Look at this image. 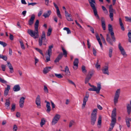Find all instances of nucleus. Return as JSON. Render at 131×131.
<instances>
[{"mask_svg": "<svg viewBox=\"0 0 131 131\" xmlns=\"http://www.w3.org/2000/svg\"><path fill=\"white\" fill-rule=\"evenodd\" d=\"M35 103L38 108H41V99L39 95H38L36 97L35 101Z\"/></svg>", "mask_w": 131, "mask_h": 131, "instance_id": "obj_13", "label": "nucleus"}, {"mask_svg": "<svg viewBox=\"0 0 131 131\" xmlns=\"http://www.w3.org/2000/svg\"><path fill=\"white\" fill-rule=\"evenodd\" d=\"M46 40L45 33V31H42L41 38L39 39V46H41L42 43V40L45 41Z\"/></svg>", "mask_w": 131, "mask_h": 131, "instance_id": "obj_10", "label": "nucleus"}, {"mask_svg": "<svg viewBox=\"0 0 131 131\" xmlns=\"http://www.w3.org/2000/svg\"><path fill=\"white\" fill-rule=\"evenodd\" d=\"M89 97V95L88 93H86L85 97L84 98L83 100V103L82 106V108L83 109L85 107L86 102L88 100Z\"/></svg>", "mask_w": 131, "mask_h": 131, "instance_id": "obj_14", "label": "nucleus"}, {"mask_svg": "<svg viewBox=\"0 0 131 131\" xmlns=\"http://www.w3.org/2000/svg\"><path fill=\"white\" fill-rule=\"evenodd\" d=\"M60 116L58 114H57L55 115L52 119L51 124L52 125H54L57 123L60 119Z\"/></svg>", "mask_w": 131, "mask_h": 131, "instance_id": "obj_9", "label": "nucleus"}, {"mask_svg": "<svg viewBox=\"0 0 131 131\" xmlns=\"http://www.w3.org/2000/svg\"><path fill=\"white\" fill-rule=\"evenodd\" d=\"M43 12L42 10H40L38 14V17H40L42 14V13Z\"/></svg>", "mask_w": 131, "mask_h": 131, "instance_id": "obj_64", "label": "nucleus"}, {"mask_svg": "<svg viewBox=\"0 0 131 131\" xmlns=\"http://www.w3.org/2000/svg\"><path fill=\"white\" fill-rule=\"evenodd\" d=\"M91 78V77H90L89 76L87 75L85 79V84L89 82Z\"/></svg>", "mask_w": 131, "mask_h": 131, "instance_id": "obj_40", "label": "nucleus"}, {"mask_svg": "<svg viewBox=\"0 0 131 131\" xmlns=\"http://www.w3.org/2000/svg\"><path fill=\"white\" fill-rule=\"evenodd\" d=\"M102 7L103 10L104 12V13L105 14H107L108 12L105 7L103 6H102Z\"/></svg>", "mask_w": 131, "mask_h": 131, "instance_id": "obj_43", "label": "nucleus"}, {"mask_svg": "<svg viewBox=\"0 0 131 131\" xmlns=\"http://www.w3.org/2000/svg\"><path fill=\"white\" fill-rule=\"evenodd\" d=\"M90 5L93 10L94 15L98 19L99 18L98 15L97 14V11L96 7V4L95 0H88Z\"/></svg>", "mask_w": 131, "mask_h": 131, "instance_id": "obj_3", "label": "nucleus"}, {"mask_svg": "<svg viewBox=\"0 0 131 131\" xmlns=\"http://www.w3.org/2000/svg\"><path fill=\"white\" fill-rule=\"evenodd\" d=\"M120 92V89H118L116 91L114 99V102L115 104H116L118 101V100L119 97Z\"/></svg>", "mask_w": 131, "mask_h": 131, "instance_id": "obj_7", "label": "nucleus"}, {"mask_svg": "<svg viewBox=\"0 0 131 131\" xmlns=\"http://www.w3.org/2000/svg\"><path fill=\"white\" fill-rule=\"evenodd\" d=\"M65 13L66 18L67 20L69 21H73V20L71 17V15L70 14H69L66 10L65 11Z\"/></svg>", "mask_w": 131, "mask_h": 131, "instance_id": "obj_16", "label": "nucleus"}, {"mask_svg": "<svg viewBox=\"0 0 131 131\" xmlns=\"http://www.w3.org/2000/svg\"><path fill=\"white\" fill-rule=\"evenodd\" d=\"M25 99V98L24 97H22L20 98L19 101V105L20 107L22 108L23 107Z\"/></svg>", "mask_w": 131, "mask_h": 131, "instance_id": "obj_15", "label": "nucleus"}, {"mask_svg": "<svg viewBox=\"0 0 131 131\" xmlns=\"http://www.w3.org/2000/svg\"><path fill=\"white\" fill-rule=\"evenodd\" d=\"M62 56L63 54L62 53H61L59 54L58 56L54 60V62L56 63L57 62H58L62 58Z\"/></svg>", "mask_w": 131, "mask_h": 131, "instance_id": "obj_28", "label": "nucleus"}, {"mask_svg": "<svg viewBox=\"0 0 131 131\" xmlns=\"http://www.w3.org/2000/svg\"><path fill=\"white\" fill-rule=\"evenodd\" d=\"M55 76L58 78H61L63 77V76L60 74L55 73Z\"/></svg>", "mask_w": 131, "mask_h": 131, "instance_id": "obj_41", "label": "nucleus"}, {"mask_svg": "<svg viewBox=\"0 0 131 131\" xmlns=\"http://www.w3.org/2000/svg\"><path fill=\"white\" fill-rule=\"evenodd\" d=\"M63 29L64 30H66L67 31L68 34H70L71 33L70 30L68 28L65 27L63 28Z\"/></svg>", "mask_w": 131, "mask_h": 131, "instance_id": "obj_37", "label": "nucleus"}, {"mask_svg": "<svg viewBox=\"0 0 131 131\" xmlns=\"http://www.w3.org/2000/svg\"><path fill=\"white\" fill-rule=\"evenodd\" d=\"M95 67L97 69H100V65L98 64H96L95 65Z\"/></svg>", "mask_w": 131, "mask_h": 131, "instance_id": "obj_60", "label": "nucleus"}, {"mask_svg": "<svg viewBox=\"0 0 131 131\" xmlns=\"http://www.w3.org/2000/svg\"><path fill=\"white\" fill-rule=\"evenodd\" d=\"M2 59H3L5 61H6L7 60V57L5 56H3V55Z\"/></svg>", "mask_w": 131, "mask_h": 131, "instance_id": "obj_57", "label": "nucleus"}, {"mask_svg": "<svg viewBox=\"0 0 131 131\" xmlns=\"http://www.w3.org/2000/svg\"><path fill=\"white\" fill-rule=\"evenodd\" d=\"M52 31V29L50 28H49L48 30L47 34V36H49L51 34Z\"/></svg>", "mask_w": 131, "mask_h": 131, "instance_id": "obj_42", "label": "nucleus"}, {"mask_svg": "<svg viewBox=\"0 0 131 131\" xmlns=\"http://www.w3.org/2000/svg\"><path fill=\"white\" fill-rule=\"evenodd\" d=\"M35 49L37 51L39 52L42 56L43 55V54L42 53V51L41 50L37 48H36Z\"/></svg>", "mask_w": 131, "mask_h": 131, "instance_id": "obj_47", "label": "nucleus"}, {"mask_svg": "<svg viewBox=\"0 0 131 131\" xmlns=\"http://www.w3.org/2000/svg\"><path fill=\"white\" fill-rule=\"evenodd\" d=\"M102 26L103 30H105L106 29L105 24L104 18L102 17L101 18Z\"/></svg>", "mask_w": 131, "mask_h": 131, "instance_id": "obj_25", "label": "nucleus"}, {"mask_svg": "<svg viewBox=\"0 0 131 131\" xmlns=\"http://www.w3.org/2000/svg\"><path fill=\"white\" fill-rule=\"evenodd\" d=\"M51 13V11L50 10H48L47 13H44L43 15L45 18H47L50 16Z\"/></svg>", "mask_w": 131, "mask_h": 131, "instance_id": "obj_29", "label": "nucleus"}, {"mask_svg": "<svg viewBox=\"0 0 131 131\" xmlns=\"http://www.w3.org/2000/svg\"><path fill=\"white\" fill-rule=\"evenodd\" d=\"M79 63V60L78 58H76L75 59L73 62L74 66L73 67L74 70H76L78 67V64Z\"/></svg>", "mask_w": 131, "mask_h": 131, "instance_id": "obj_17", "label": "nucleus"}, {"mask_svg": "<svg viewBox=\"0 0 131 131\" xmlns=\"http://www.w3.org/2000/svg\"><path fill=\"white\" fill-rule=\"evenodd\" d=\"M126 125L127 127L129 128L130 126V122H131V118L127 117L125 119Z\"/></svg>", "mask_w": 131, "mask_h": 131, "instance_id": "obj_24", "label": "nucleus"}, {"mask_svg": "<svg viewBox=\"0 0 131 131\" xmlns=\"http://www.w3.org/2000/svg\"><path fill=\"white\" fill-rule=\"evenodd\" d=\"M9 98L6 100V102L5 103V105L6 106L7 109L9 108L10 103L9 100Z\"/></svg>", "mask_w": 131, "mask_h": 131, "instance_id": "obj_34", "label": "nucleus"}, {"mask_svg": "<svg viewBox=\"0 0 131 131\" xmlns=\"http://www.w3.org/2000/svg\"><path fill=\"white\" fill-rule=\"evenodd\" d=\"M118 48L120 50L121 53L123 57H126L127 56V54L123 48L122 46L121 43H119L118 45Z\"/></svg>", "mask_w": 131, "mask_h": 131, "instance_id": "obj_12", "label": "nucleus"}, {"mask_svg": "<svg viewBox=\"0 0 131 131\" xmlns=\"http://www.w3.org/2000/svg\"><path fill=\"white\" fill-rule=\"evenodd\" d=\"M39 21L38 20H36L35 24V29L33 30L30 29L28 30L27 32L34 39L38 38L39 36L38 27L39 26Z\"/></svg>", "mask_w": 131, "mask_h": 131, "instance_id": "obj_1", "label": "nucleus"}, {"mask_svg": "<svg viewBox=\"0 0 131 131\" xmlns=\"http://www.w3.org/2000/svg\"><path fill=\"white\" fill-rule=\"evenodd\" d=\"M44 90L45 92L46 93H48V91L47 87L45 85L44 86Z\"/></svg>", "mask_w": 131, "mask_h": 131, "instance_id": "obj_48", "label": "nucleus"}, {"mask_svg": "<svg viewBox=\"0 0 131 131\" xmlns=\"http://www.w3.org/2000/svg\"><path fill=\"white\" fill-rule=\"evenodd\" d=\"M128 37V40L129 42L131 43V30H128V32L127 34Z\"/></svg>", "mask_w": 131, "mask_h": 131, "instance_id": "obj_33", "label": "nucleus"}, {"mask_svg": "<svg viewBox=\"0 0 131 131\" xmlns=\"http://www.w3.org/2000/svg\"><path fill=\"white\" fill-rule=\"evenodd\" d=\"M62 71L64 72L65 73V75L67 76H69L70 75V72L67 66L66 67L65 70Z\"/></svg>", "mask_w": 131, "mask_h": 131, "instance_id": "obj_22", "label": "nucleus"}, {"mask_svg": "<svg viewBox=\"0 0 131 131\" xmlns=\"http://www.w3.org/2000/svg\"><path fill=\"white\" fill-rule=\"evenodd\" d=\"M7 66L9 69L10 73H12L14 72L13 68L11 64L9 62H7Z\"/></svg>", "mask_w": 131, "mask_h": 131, "instance_id": "obj_26", "label": "nucleus"}, {"mask_svg": "<svg viewBox=\"0 0 131 131\" xmlns=\"http://www.w3.org/2000/svg\"><path fill=\"white\" fill-rule=\"evenodd\" d=\"M37 4V3H28V5L29 6L30 5H31L32 6H34Z\"/></svg>", "mask_w": 131, "mask_h": 131, "instance_id": "obj_59", "label": "nucleus"}, {"mask_svg": "<svg viewBox=\"0 0 131 131\" xmlns=\"http://www.w3.org/2000/svg\"><path fill=\"white\" fill-rule=\"evenodd\" d=\"M116 108H114L112 111V121L110 124V125L111 127L109 128L107 131H111L116 123Z\"/></svg>", "mask_w": 131, "mask_h": 131, "instance_id": "obj_2", "label": "nucleus"}, {"mask_svg": "<svg viewBox=\"0 0 131 131\" xmlns=\"http://www.w3.org/2000/svg\"><path fill=\"white\" fill-rule=\"evenodd\" d=\"M101 116H100L99 118L97 124L98 127L99 128H100L101 127Z\"/></svg>", "mask_w": 131, "mask_h": 131, "instance_id": "obj_30", "label": "nucleus"}, {"mask_svg": "<svg viewBox=\"0 0 131 131\" xmlns=\"http://www.w3.org/2000/svg\"><path fill=\"white\" fill-rule=\"evenodd\" d=\"M110 15L109 17L111 19L112 21L113 20V13L115 11V10L112 7V5H111L109 7Z\"/></svg>", "mask_w": 131, "mask_h": 131, "instance_id": "obj_11", "label": "nucleus"}, {"mask_svg": "<svg viewBox=\"0 0 131 131\" xmlns=\"http://www.w3.org/2000/svg\"><path fill=\"white\" fill-rule=\"evenodd\" d=\"M17 125H14L13 130L14 131H16L17 130Z\"/></svg>", "mask_w": 131, "mask_h": 131, "instance_id": "obj_54", "label": "nucleus"}, {"mask_svg": "<svg viewBox=\"0 0 131 131\" xmlns=\"http://www.w3.org/2000/svg\"><path fill=\"white\" fill-rule=\"evenodd\" d=\"M93 52L94 55L95 56H96V51L94 48H93Z\"/></svg>", "mask_w": 131, "mask_h": 131, "instance_id": "obj_58", "label": "nucleus"}, {"mask_svg": "<svg viewBox=\"0 0 131 131\" xmlns=\"http://www.w3.org/2000/svg\"><path fill=\"white\" fill-rule=\"evenodd\" d=\"M35 17V16L34 14L31 15L30 18L28 21V24L29 25H31L33 24Z\"/></svg>", "mask_w": 131, "mask_h": 131, "instance_id": "obj_19", "label": "nucleus"}, {"mask_svg": "<svg viewBox=\"0 0 131 131\" xmlns=\"http://www.w3.org/2000/svg\"><path fill=\"white\" fill-rule=\"evenodd\" d=\"M7 87L5 88V90L9 91V90L10 89V86L9 85H7Z\"/></svg>", "mask_w": 131, "mask_h": 131, "instance_id": "obj_55", "label": "nucleus"}, {"mask_svg": "<svg viewBox=\"0 0 131 131\" xmlns=\"http://www.w3.org/2000/svg\"><path fill=\"white\" fill-rule=\"evenodd\" d=\"M57 15L58 17L60 19L62 18V17L61 15L60 14V12L59 11V9L57 10Z\"/></svg>", "mask_w": 131, "mask_h": 131, "instance_id": "obj_39", "label": "nucleus"}, {"mask_svg": "<svg viewBox=\"0 0 131 131\" xmlns=\"http://www.w3.org/2000/svg\"><path fill=\"white\" fill-rule=\"evenodd\" d=\"M113 52V48H110L109 50V56L110 58L112 56V53Z\"/></svg>", "mask_w": 131, "mask_h": 131, "instance_id": "obj_38", "label": "nucleus"}, {"mask_svg": "<svg viewBox=\"0 0 131 131\" xmlns=\"http://www.w3.org/2000/svg\"><path fill=\"white\" fill-rule=\"evenodd\" d=\"M0 44L3 46L4 47L6 46L7 45L5 42L1 41H0Z\"/></svg>", "mask_w": 131, "mask_h": 131, "instance_id": "obj_45", "label": "nucleus"}, {"mask_svg": "<svg viewBox=\"0 0 131 131\" xmlns=\"http://www.w3.org/2000/svg\"><path fill=\"white\" fill-rule=\"evenodd\" d=\"M62 49L63 53V55H64L65 57H67V51L64 49L63 47H62Z\"/></svg>", "mask_w": 131, "mask_h": 131, "instance_id": "obj_35", "label": "nucleus"}, {"mask_svg": "<svg viewBox=\"0 0 131 131\" xmlns=\"http://www.w3.org/2000/svg\"><path fill=\"white\" fill-rule=\"evenodd\" d=\"M74 122L72 120L70 122V123H69V127H71L72 126V125L74 124Z\"/></svg>", "mask_w": 131, "mask_h": 131, "instance_id": "obj_50", "label": "nucleus"}, {"mask_svg": "<svg viewBox=\"0 0 131 131\" xmlns=\"http://www.w3.org/2000/svg\"><path fill=\"white\" fill-rule=\"evenodd\" d=\"M51 67H46L44 68L43 70V73L44 74H46L48 73L51 69Z\"/></svg>", "mask_w": 131, "mask_h": 131, "instance_id": "obj_23", "label": "nucleus"}, {"mask_svg": "<svg viewBox=\"0 0 131 131\" xmlns=\"http://www.w3.org/2000/svg\"><path fill=\"white\" fill-rule=\"evenodd\" d=\"M125 18L126 19L127 21L131 22V17L126 16L125 17Z\"/></svg>", "mask_w": 131, "mask_h": 131, "instance_id": "obj_52", "label": "nucleus"}, {"mask_svg": "<svg viewBox=\"0 0 131 131\" xmlns=\"http://www.w3.org/2000/svg\"><path fill=\"white\" fill-rule=\"evenodd\" d=\"M108 30L110 32L112 40L114 42H115L116 41V38L114 35V33L112 26L111 24L108 25Z\"/></svg>", "mask_w": 131, "mask_h": 131, "instance_id": "obj_8", "label": "nucleus"}, {"mask_svg": "<svg viewBox=\"0 0 131 131\" xmlns=\"http://www.w3.org/2000/svg\"><path fill=\"white\" fill-rule=\"evenodd\" d=\"M51 103L52 109H53L55 107V105L52 101H51Z\"/></svg>", "mask_w": 131, "mask_h": 131, "instance_id": "obj_61", "label": "nucleus"}, {"mask_svg": "<svg viewBox=\"0 0 131 131\" xmlns=\"http://www.w3.org/2000/svg\"><path fill=\"white\" fill-rule=\"evenodd\" d=\"M105 68H104L102 69V71L103 73L105 74L109 75V72L108 70V67L107 66H105Z\"/></svg>", "mask_w": 131, "mask_h": 131, "instance_id": "obj_21", "label": "nucleus"}, {"mask_svg": "<svg viewBox=\"0 0 131 131\" xmlns=\"http://www.w3.org/2000/svg\"><path fill=\"white\" fill-rule=\"evenodd\" d=\"M20 89V87L18 84H17L14 86L13 88V90L14 92L19 91Z\"/></svg>", "mask_w": 131, "mask_h": 131, "instance_id": "obj_27", "label": "nucleus"}, {"mask_svg": "<svg viewBox=\"0 0 131 131\" xmlns=\"http://www.w3.org/2000/svg\"><path fill=\"white\" fill-rule=\"evenodd\" d=\"M68 80L70 83L73 85L75 86H76L75 84L72 81L69 80Z\"/></svg>", "mask_w": 131, "mask_h": 131, "instance_id": "obj_63", "label": "nucleus"}, {"mask_svg": "<svg viewBox=\"0 0 131 131\" xmlns=\"http://www.w3.org/2000/svg\"><path fill=\"white\" fill-rule=\"evenodd\" d=\"M94 73V71H90L89 72L87 76H89L90 77H91V78L93 75Z\"/></svg>", "mask_w": 131, "mask_h": 131, "instance_id": "obj_36", "label": "nucleus"}, {"mask_svg": "<svg viewBox=\"0 0 131 131\" xmlns=\"http://www.w3.org/2000/svg\"><path fill=\"white\" fill-rule=\"evenodd\" d=\"M97 88L96 86L93 85L91 87L92 88L89 89L88 90L89 91H96L97 93H99L101 88V83H98L97 84Z\"/></svg>", "mask_w": 131, "mask_h": 131, "instance_id": "obj_5", "label": "nucleus"}, {"mask_svg": "<svg viewBox=\"0 0 131 131\" xmlns=\"http://www.w3.org/2000/svg\"><path fill=\"white\" fill-rule=\"evenodd\" d=\"M1 68L3 71H5L6 67L4 65H1Z\"/></svg>", "mask_w": 131, "mask_h": 131, "instance_id": "obj_56", "label": "nucleus"}, {"mask_svg": "<svg viewBox=\"0 0 131 131\" xmlns=\"http://www.w3.org/2000/svg\"><path fill=\"white\" fill-rule=\"evenodd\" d=\"M106 40L112 46H113V41L110 38V35L108 34H106Z\"/></svg>", "mask_w": 131, "mask_h": 131, "instance_id": "obj_18", "label": "nucleus"}, {"mask_svg": "<svg viewBox=\"0 0 131 131\" xmlns=\"http://www.w3.org/2000/svg\"><path fill=\"white\" fill-rule=\"evenodd\" d=\"M15 108V104H13L12 105L11 110L12 111H14Z\"/></svg>", "mask_w": 131, "mask_h": 131, "instance_id": "obj_53", "label": "nucleus"}, {"mask_svg": "<svg viewBox=\"0 0 131 131\" xmlns=\"http://www.w3.org/2000/svg\"><path fill=\"white\" fill-rule=\"evenodd\" d=\"M45 121L44 119H42L41 120V122L40 123V126L42 127L43 125L45 124Z\"/></svg>", "mask_w": 131, "mask_h": 131, "instance_id": "obj_46", "label": "nucleus"}, {"mask_svg": "<svg viewBox=\"0 0 131 131\" xmlns=\"http://www.w3.org/2000/svg\"><path fill=\"white\" fill-rule=\"evenodd\" d=\"M53 45L50 46L49 47L48 49V50L47 53V56L46 57V59L45 61L47 62L50 61V56L52 54V48H53Z\"/></svg>", "mask_w": 131, "mask_h": 131, "instance_id": "obj_6", "label": "nucleus"}, {"mask_svg": "<svg viewBox=\"0 0 131 131\" xmlns=\"http://www.w3.org/2000/svg\"><path fill=\"white\" fill-rule=\"evenodd\" d=\"M97 110L96 108L94 109L91 114L90 122L91 124L92 125H94L96 119Z\"/></svg>", "mask_w": 131, "mask_h": 131, "instance_id": "obj_4", "label": "nucleus"}, {"mask_svg": "<svg viewBox=\"0 0 131 131\" xmlns=\"http://www.w3.org/2000/svg\"><path fill=\"white\" fill-rule=\"evenodd\" d=\"M82 72L84 73H85L86 72V70L85 69V66H83L82 67Z\"/></svg>", "mask_w": 131, "mask_h": 131, "instance_id": "obj_44", "label": "nucleus"}, {"mask_svg": "<svg viewBox=\"0 0 131 131\" xmlns=\"http://www.w3.org/2000/svg\"><path fill=\"white\" fill-rule=\"evenodd\" d=\"M0 82L3 83H7V82L6 81L1 78H0Z\"/></svg>", "mask_w": 131, "mask_h": 131, "instance_id": "obj_51", "label": "nucleus"}, {"mask_svg": "<svg viewBox=\"0 0 131 131\" xmlns=\"http://www.w3.org/2000/svg\"><path fill=\"white\" fill-rule=\"evenodd\" d=\"M119 22L120 26L121 29L123 31L125 30V28L124 26V25L122 22V20L121 18H119Z\"/></svg>", "mask_w": 131, "mask_h": 131, "instance_id": "obj_31", "label": "nucleus"}, {"mask_svg": "<svg viewBox=\"0 0 131 131\" xmlns=\"http://www.w3.org/2000/svg\"><path fill=\"white\" fill-rule=\"evenodd\" d=\"M8 92H9V91H7L6 90H5L4 92V95L5 96H7L8 94Z\"/></svg>", "mask_w": 131, "mask_h": 131, "instance_id": "obj_62", "label": "nucleus"}, {"mask_svg": "<svg viewBox=\"0 0 131 131\" xmlns=\"http://www.w3.org/2000/svg\"><path fill=\"white\" fill-rule=\"evenodd\" d=\"M45 102L47 103L46 105V107L47 108L46 111L47 113H49L51 110V108L50 106V104L49 102H48L46 101H45Z\"/></svg>", "mask_w": 131, "mask_h": 131, "instance_id": "obj_20", "label": "nucleus"}, {"mask_svg": "<svg viewBox=\"0 0 131 131\" xmlns=\"http://www.w3.org/2000/svg\"><path fill=\"white\" fill-rule=\"evenodd\" d=\"M127 109L128 114L129 115L131 111V105L129 104H127Z\"/></svg>", "mask_w": 131, "mask_h": 131, "instance_id": "obj_32", "label": "nucleus"}, {"mask_svg": "<svg viewBox=\"0 0 131 131\" xmlns=\"http://www.w3.org/2000/svg\"><path fill=\"white\" fill-rule=\"evenodd\" d=\"M20 44L21 47L22 49H24L25 47L24 44L22 41H20Z\"/></svg>", "mask_w": 131, "mask_h": 131, "instance_id": "obj_49", "label": "nucleus"}]
</instances>
